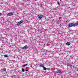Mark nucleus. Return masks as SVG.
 <instances>
[{
    "instance_id": "nucleus-1",
    "label": "nucleus",
    "mask_w": 78,
    "mask_h": 78,
    "mask_svg": "<svg viewBox=\"0 0 78 78\" xmlns=\"http://www.w3.org/2000/svg\"><path fill=\"white\" fill-rule=\"evenodd\" d=\"M76 24L70 23L69 25V27H76Z\"/></svg>"
},
{
    "instance_id": "nucleus-2",
    "label": "nucleus",
    "mask_w": 78,
    "mask_h": 78,
    "mask_svg": "<svg viewBox=\"0 0 78 78\" xmlns=\"http://www.w3.org/2000/svg\"><path fill=\"white\" fill-rule=\"evenodd\" d=\"M22 21H21L20 22H18L17 24V25L18 26H19V25H20V24H21V23H22Z\"/></svg>"
},
{
    "instance_id": "nucleus-3",
    "label": "nucleus",
    "mask_w": 78,
    "mask_h": 78,
    "mask_svg": "<svg viewBox=\"0 0 78 78\" xmlns=\"http://www.w3.org/2000/svg\"><path fill=\"white\" fill-rule=\"evenodd\" d=\"M23 48V50H26V49H27V48H28V46L26 45L24 46Z\"/></svg>"
},
{
    "instance_id": "nucleus-4",
    "label": "nucleus",
    "mask_w": 78,
    "mask_h": 78,
    "mask_svg": "<svg viewBox=\"0 0 78 78\" xmlns=\"http://www.w3.org/2000/svg\"><path fill=\"white\" fill-rule=\"evenodd\" d=\"M13 14V13L12 12H10L8 13L7 14V16H12V15Z\"/></svg>"
},
{
    "instance_id": "nucleus-5",
    "label": "nucleus",
    "mask_w": 78,
    "mask_h": 78,
    "mask_svg": "<svg viewBox=\"0 0 78 78\" xmlns=\"http://www.w3.org/2000/svg\"><path fill=\"white\" fill-rule=\"evenodd\" d=\"M43 15H39L38 16V18H39V19H41V18H42L43 17Z\"/></svg>"
},
{
    "instance_id": "nucleus-6",
    "label": "nucleus",
    "mask_w": 78,
    "mask_h": 78,
    "mask_svg": "<svg viewBox=\"0 0 78 78\" xmlns=\"http://www.w3.org/2000/svg\"><path fill=\"white\" fill-rule=\"evenodd\" d=\"M57 73H62V72L60 70H58L57 71Z\"/></svg>"
},
{
    "instance_id": "nucleus-7",
    "label": "nucleus",
    "mask_w": 78,
    "mask_h": 78,
    "mask_svg": "<svg viewBox=\"0 0 78 78\" xmlns=\"http://www.w3.org/2000/svg\"><path fill=\"white\" fill-rule=\"evenodd\" d=\"M67 45H70V42H68L66 43Z\"/></svg>"
},
{
    "instance_id": "nucleus-8",
    "label": "nucleus",
    "mask_w": 78,
    "mask_h": 78,
    "mask_svg": "<svg viewBox=\"0 0 78 78\" xmlns=\"http://www.w3.org/2000/svg\"><path fill=\"white\" fill-rule=\"evenodd\" d=\"M39 66H40V67H44V64H42L41 63H40V64Z\"/></svg>"
},
{
    "instance_id": "nucleus-9",
    "label": "nucleus",
    "mask_w": 78,
    "mask_h": 78,
    "mask_svg": "<svg viewBox=\"0 0 78 78\" xmlns=\"http://www.w3.org/2000/svg\"><path fill=\"white\" fill-rule=\"evenodd\" d=\"M43 69L45 70H47V68H45V67L43 66Z\"/></svg>"
},
{
    "instance_id": "nucleus-10",
    "label": "nucleus",
    "mask_w": 78,
    "mask_h": 78,
    "mask_svg": "<svg viewBox=\"0 0 78 78\" xmlns=\"http://www.w3.org/2000/svg\"><path fill=\"white\" fill-rule=\"evenodd\" d=\"M22 70L23 72H25V70H24V69L23 68H22Z\"/></svg>"
},
{
    "instance_id": "nucleus-11",
    "label": "nucleus",
    "mask_w": 78,
    "mask_h": 78,
    "mask_svg": "<svg viewBox=\"0 0 78 78\" xmlns=\"http://www.w3.org/2000/svg\"><path fill=\"white\" fill-rule=\"evenodd\" d=\"M4 57H5V58H8V56L7 55H4Z\"/></svg>"
},
{
    "instance_id": "nucleus-12",
    "label": "nucleus",
    "mask_w": 78,
    "mask_h": 78,
    "mask_svg": "<svg viewBox=\"0 0 78 78\" xmlns=\"http://www.w3.org/2000/svg\"><path fill=\"white\" fill-rule=\"evenodd\" d=\"M6 68H4L3 69V71H6Z\"/></svg>"
},
{
    "instance_id": "nucleus-13",
    "label": "nucleus",
    "mask_w": 78,
    "mask_h": 78,
    "mask_svg": "<svg viewBox=\"0 0 78 78\" xmlns=\"http://www.w3.org/2000/svg\"><path fill=\"white\" fill-rule=\"evenodd\" d=\"M27 65H28V64H26L25 65H23V67H25V66H27Z\"/></svg>"
},
{
    "instance_id": "nucleus-14",
    "label": "nucleus",
    "mask_w": 78,
    "mask_h": 78,
    "mask_svg": "<svg viewBox=\"0 0 78 78\" xmlns=\"http://www.w3.org/2000/svg\"><path fill=\"white\" fill-rule=\"evenodd\" d=\"M47 69L48 70H50V68H47Z\"/></svg>"
},
{
    "instance_id": "nucleus-15",
    "label": "nucleus",
    "mask_w": 78,
    "mask_h": 78,
    "mask_svg": "<svg viewBox=\"0 0 78 78\" xmlns=\"http://www.w3.org/2000/svg\"><path fill=\"white\" fill-rule=\"evenodd\" d=\"M75 24H76V26L77 25H78V22L77 23H75Z\"/></svg>"
},
{
    "instance_id": "nucleus-16",
    "label": "nucleus",
    "mask_w": 78,
    "mask_h": 78,
    "mask_svg": "<svg viewBox=\"0 0 78 78\" xmlns=\"http://www.w3.org/2000/svg\"><path fill=\"white\" fill-rule=\"evenodd\" d=\"M29 70L28 69H26V72H27V71H28Z\"/></svg>"
},
{
    "instance_id": "nucleus-17",
    "label": "nucleus",
    "mask_w": 78,
    "mask_h": 78,
    "mask_svg": "<svg viewBox=\"0 0 78 78\" xmlns=\"http://www.w3.org/2000/svg\"><path fill=\"white\" fill-rule=\"evenodd\" d=\"M57 3H58V5H59V2H58Z\"/></svg>"
},
{
    "instance_id": "nucleus-18",
    "label": "nucleus",
    "mask_w": 78,
    "mask_h": 78,
    "mask_svg": "<svg viewBox=\"0 0 78 78\" xmlns=\"http://www.w3.org/2000/svg\"><path fill=\"white\" fill-rule=\"evenodd\" d=\"M59 22L58 21V22H57V23H58V24H59Z\"/></svg>"
},
{
    "instance_id": "nucleus-19",
    "label": "nucleus",
    "mask_w": 78,
    "mask_h": 78,
    "mask_svg": "<svg viewBox=\"0 0 78 78\" xmlns=\"http://www.w3.org/2000/svg\"><path fill=\"white\" fill-rule=\"evenodd\" d=\"M2 15V13H0V16H1Z\"/></svg>"
},
{
    "instance_id": "nucleus-20",
    "label": "nucleus",
    "mask_w": 78,
    "mask_h": 78,
    "mask_svg": "<svg viewBox=\"0 0 78 78\" xmlns=\"http://www.w3.org/2000/svg\"><path fill=\"white\" fill-rule=\"evenodd\" d=\"M77 71H78V68L77 69Z\"/></svg>"
},
{
    "instance_id": "nucleus-21",
    "label": "nucleus",
    "mask_w": 78,
    "mask_h": 78,
    "mask_svg": "<svg viewBox=\"0 0 78 78\" xmlns=\"http://www.w3.org/2000/svg\"><path fill=\"white\" fill-rule=\"evenodd\" d=\"M37 0H35V1H37Z\"/></svg>"
}]
</instances>
